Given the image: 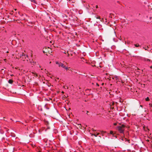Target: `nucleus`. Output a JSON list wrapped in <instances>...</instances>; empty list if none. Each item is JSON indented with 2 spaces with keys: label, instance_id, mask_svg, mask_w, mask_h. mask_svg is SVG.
<instances>
[{
  "label": "nucleus",
  "instance_id": "17",
  "mask_svg": "<svg viewBox=\"0 0 152 152\" xmlns=\"http://www.w3.org/2000/svg\"><path fill=\"white\" fill-rule=\"evenodd\" d=\"M96 85H97L98 86H99V85L98 83H96Z\"/></svg>",
  "mask_w": 152,
  "mask_h": 152
},
{
  "label": "nucleus",
  "instance_id": "6",
  "mask_svg": "<svg viewBox=\"0 0 152 152\" xmlns=\"http://www.w3.org/2000/svg\"><path fill=\"white\" fill-rule=\"evenodd\" d=\"M64 67H63V68L65 69L66 70H67L69 68H68L65 65H64Z\"/></svg>",
  "mask_w": 152,
  "mask_h": 152
},
{
  "label": "nucleus",
  "instance_id": "32",
  "mask_svg": "<svg viewBox=\"0 0 152 152\" xmlns=\"http://www.w3.org/2000/svg\"><path fill=\"white\" fill-rule=\"evenodd\" d=\"M51 63V62H50V63Z\"/></svg>",
  "mask_w": 152,
  "mask_h": 152
},
{
  "label": "nucleus",
  "instance_id": "29",
  "mask_svg": "<svg viewBox=\"0 0 152 152\" xmlns=\"http://www.w3.org/2000/svg\"><path fill=\"white\" fill-rule=\"evenodd\" d=\"M88 7H89V5H88V7H87V8H88Z\"/></svg>",
  "mask_w": 152,
  "mask_h": 152
},
{
  "label": "nucleus",
  "instance_id": "21",
  "mask_svg": "<svg viewBox=\"0 0 152 152\" xmlns=\"http://www.w3.org/2000/svg\"><path fill=\"white\" fill-rule=\"evenodd\" d=\"M147 141H148V142H149V140H147Z\"/></svg>",
  "mask_w": 152,
  "mask_h": 152
},
{
  "label": "nucleus",
  "instance_id": "19",
  "mask_svg": "<svg viewBox=\"0 0 152 152\" xmlns=\"http://www.w3.org/2000/svg\"><path fill=\"white\" fill-rule=\"evenodd\" d=\"M150 68L151 69H152V66H150Z\"/></svg>",
  "mask_w": 152,
  "mask_h": 152
},
{
  "label": "nucleus",
  "instance_id": "22",
  "mask_svg": "<svg viewBox=\"0 0 152 152\" xmlns=\"http://www.w3.org/2000/svg\"><path fill=\"white\" fill-rule=\"evenodd\" d=\"M89 112L88 111H87V114H88V113Z\"/></svg>",
  "mask_w": 152,
  "mask_h": 152
},
{
  "label": "nucleus",
  "instance_id": "5",
  "mask_svg": "<svg viewBox=\"0 0 152 152\" xmlns=\"http://www.w3.org/2000/svg\"><path fill=\"white\" fill-rule=\"evenodd\" d=\"M13 80H12L10 79L8 81V83L10 84H12L13 83Z\"/></svg>",
  "mask_w": 152,
  "mask_h": 152
},
{
  "label": "nucleus",
  "instance_id": "16",
  "mask_svg": "<svg viewBox=\"0 0 152 152\" xmlns=\"http://www.w3.org/2000/svg\"><path fill=\"white\" fill-rule=\"evenodd\" d=\"M20 56L21 58L23 57V56H22V55H20Z\"/></svg>",
  "mask_w": 152,
  "mask_h": 152
},
{
  "label": "nucleus",
  "instance_id": "4",
  "mask_svg": "<svg viewBox=\"0 0 152 152\" xmlns=\"http://www.w3.org/2000/svg\"><path fill=\"white\" fill-rule=\"evenodd\" d=\"M22 56H23L22 58H26V57H27V56H26V55L24 54L23 53L22 55Z\"/></svg>",
  "mask_w": 152,
  "mask_h": 152
},
{
  "label": "nucleus",
  "instance_id": "31",
  "mask_svg": "<svg viewBox=\"0 0 152 152\" xmlns=\"http://www.w3.org/2000/svg\"><path fill=\"white\" fill-rule=\"evenodd\" d=\"M88 7H89V5H88V7H87V8H88Z\"/></svg>",
  "mask_w": 152,
  "mask_h": 152
},
{
  "label": "nucleus",
  "instance_id": "25",
  "mask_svg": "<svg viewBox=\"0 0 152 152\" xmlns=\"http://www.w3.org/2000/svg\"><path fill=\"white\" fill-rule=\"evenodd\" d=\"M114 103H113V105H114Z\"/></svg>",
  "mask_w": 152,
  "mask_h": 152
},
{
  "label": "nucleus",
  "instance_id": "23",
  "mask_svg": "<svg viewBox=\"0 0 152 152\" xmlns=\"http://www.w3.org/2000/svg\"><path fill=\"white\" fill-rule=\"evenodd\" d=\"M113 31H114V34H115V31H114V30L113 29Z\"/></svg>",
  "mask_w": 152,
  "mask_h": 152
},
{
  "label": "nucleus",
  "instance_id": "18",
  "mask_svg": "<svg viewBox=\"0 0 152 152\" xmlns=\"http://www.w3.org/2000/svg\"><path fill=\"white\" fill-rule=\"evenodd\" d=\"M148 48V47L147 48H145V50H147V48Z\"/></svg>",
  "mask_w": 152,
  "mask_h": 152
},
{
  "label": "nucleus",
  "instance_id": "11",
  "mask_svg": "<svg viewBox=\"0 0 152 152\" xmlns=\"http://www.w3.org/2000/svg\"><path fill=\"white\" fill-rule=\"evenodd\" d=\"M106 133V132H104V131H102L101 132V133L102 134H104V133Z\"/></svg>",
  "mask_w": 152,
  "mask_h": 152
},
{
  "label": "nucleus",
  "instance_id": "3",
  "mask_svg": "<svg viewBox=\"0 0 152 152\" xmlns=\"http://www.w3.org/2000/svg\"><path fill=\"white\" fill-rule=\"evenodd\" d=\"M56 64L58 65V66L59 67L61 66L63 68L64 67V65L63 63L61 62H58V61H56Z\"/></svg>",
  "mask_w": 152,
  "mask_h": 152
},
{
  "label": "nucleus",
  "instance_id": "12",
  "mask_svg": "<svg viewBox=\"0 0 152 152\" xmlns=\"http://www.w3.org/2000/svg\"><path fill=\"white\" fill-rule=\"evenodd\" d=\"M29 0L30 1H32V2H34V0Z\"/></svg>",
  "mask_w": 152,
  "mask_h": 152
},
{
  "label": "nucleus",
  "instance_id": "26",
  "mask_svg": "<svg viewBox=\"0 0 152 152\" xmlns=\"http://www.w3.org/2000/svg\"><path fill=\"white\" fill-rule=\"evenodd\" d=\"M66 87H66V88H67V89H68V87H67V86H66Z\"/></svg>",
  "mask_w": 152,
  "mask_h": 152
},
{
  "label": "nucleus",
  "instance_id": "9",
  "mask_svg": "<svg viewBox=\"0 0 152 152\" xmlns=\"http://www.w3.org/2000/svg\"><path fill=\"white\" fill-rule=\"evenodd\" d=\"M134 45L136 47H138L139 46V45L138 44H135Z\"/></svg>",
  "mask_w": 152,
  "mask_h": 152
},
{
  "label": "nucleus",
  "instance_id": "10",
  "mask_svg": "<svg viewBox=\"0 0 152 152\" xmlns=\"http://www.w3.org/2000/svg\"><path fill=\"white\" fill-rule=\"evenodd\" d=\"M110 134L113 135H114L113 132L112 131H110Z\"/></svg>",
  "mask_w": 152,
  "mask_h": 152
},
{
  "label": "nucleus",
  "instance_id": "33",
  "mask_svg": "<svg viewBox=\"0 0 152 152\" xmlns=\"http://www.w3.org/2000/svg\"><path fill=\"white\" fill-rule=\"evenodd\" d=\"M115 137L116 138V137L115 136Z\"/></svg>",
  "mask_w": 152,
  "mask_h": 152
},
{
  "label": "nucleus",
  "instance_id": "15",
  "mask_svg": "<svg viewBox=\"0 0 152 152\" xmlns=\"http://www.w3.org/2000/svg\"><path fill=\"white\" fill-rule=\"evenodd\" d=\"M116 124H117L116 123L114 124V125H116Z\"/></svg>",
  "mask_w": 152,
  "mask_h": 152
},
{
  "label": "nucleus",
  "instance_id": "34",
  "mask_svg": "<svg viewBox=\"0 0 152 152\" xmlns=\"http://www.w3.org/2000/svg\"><path fill=\"white\" fill-rule=\"evenodd\" d=\"M69 56V54H68V56Z\"/></svg>",
  "mask_w": 152,
  "mask_h": 152
},
{
  "label": "nucleus",
  "instance_id": "1",
  "mask_svg": "<svg viewBox=\"0 0 152 152\" xmlns=\"http://www.w3.org/2000/svg\"><path fill=\"white\" fill-rule=\"evenodd\" d=\"M52 50L49 47H45L43 49V52L44 53H48L50 54L52 53Z\"/></svg>",
  "mask_w": 152,
  "mask_h": 152
},
{
  "label": "nucleus",
  "instance_id": "13",
  "mask_svg": "<svg viewBox=\"0 0 152 152\" xmlns=\"http://www.w3.org/2000/svg\"><path fill=\"white\" fill-rule=\"evenodd\" d=\"M146 60H147V61H150V60H149V59H147Z\"/></svg>",
  "mask_w": 152,
  "mask_h": 152
},
{
  "label": "nucleus",
  "instance_id": "8",
  "mask_svg": "<svg viewBox=\"0 0 152 152\" xmlns=\"http://www.w3.org/2000/svg\"><path fill=\"white\" fill-rule=\"evenodd\" d=\"M145 100L146 101H148L149 100V98L148 97H147L145 99Z\"/></svg>",
  "mask_w": 152,
  "mask_h": 152
},
{
  "label": "nucleus",
  "instance_id": "24",
  "mask_svg": "<svg viewBox=\"0 0 152 152\" xmlns=\"http://www.w3.org/2000/svg\"><path fill=\"white\" fill-rule=\"evenodd\" d=\"M37 74H36V77H37Z\"/></svg>",
  "mask_w": 152,
  "mask_h": 152
},
{
  "label": "nucleus",
  "instance_id": "28",
  "mask_svg": "<svg viewBox=\"0 0 152 152\" xmlns=\"http://www.w3.org/2000/svg\"><path fill=\"white\" fill-rule=\"evenodd\" d=\"M122 140H124L123 138H122Z\"/></svg>",
  "mask_w": 152,
  "mask_h": 152
},
{
  "label": "nucleus",
  "instance_id": "2",
  "mask_svg": "<svg viewBox=\"0 0 152 152\" xmlns=\"http://www.w3.org/2000/svg\"><path fill=\"white\" fill-rule=\"evenodd\" d=\"M125 126L123 124L121 126H118V131L121 133L123 132L124 129V128Z\"/></svg>",
  "mask_w": 152,
  "mask_h": 152
},
{
  "label": "nucleus",
  "instance_id": "20",
  "mask_svg": "<svg viewBox=\"0 0 152 152\" xmlns=\"http://www.w3.org/2000/svg\"><path fill=\"white\" fill-rule=\"evenodd\" d=\"M11 75V76H13V74H12V75Z\"/></svg>",
  "mask_w": 152,
  "mask_h": 152
},
{
  "label": "nucleus",
  "instance_id": "30",
  "mask_svg": "<svg viewBox=\"0 0 152 152\" xmlns=\"http://www.w3.org/2000/svg\"><path fill=\"white\" fill-rule=\"evenodd\" d=\"M88 7H89V5H88V7H87V8H88Z\"/></svg>",
  "mask_w": 152,
  "mask_h": 152
},
{
  "label": "nucleus",
  "instance_id": "7",
  "mask_svg": "<svg viewBox=\"0 0 152 152\" xmlns=\"http://www.w3.org/2000/svg\"><path fill=\"white\" fill-rule=\"evenodd\" d=\"M99 133H97L96 134H92V135H94L95 137H97V136L99 135Z\"/></svg>",
  "mask_w": 152,
  "mask_h": 152
},
{
  "label": "nucleus",
  "instance_id": "27",
  "mask_svg": "<svg viewBox=\"0 0 152 152\" xmlns=\"http://www.w3.org/2000/svg\"><path fill=\"white\" fill-rule=\"evenodd\" d=\"M62 93H64V91H63L62 92Z\"/></svg>",
  "mask_w": 152,
  "mask_h": 152
},
{
  "label": "nucleus",
  "instance_id": "14",
  "mask_svg": "<svg viewBox=\"0 0 152 152\" xmlns=\"http://www.w3.org/2000/svg\"><path fill=\"white\" fill-rule=\"evenodd\" d=\"M96 8H98V6L97 5H96Z\"/></svg>",
  "mask_w": 152,
  "mask_h": 152
}]
</instances>
